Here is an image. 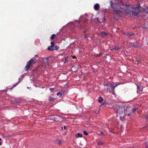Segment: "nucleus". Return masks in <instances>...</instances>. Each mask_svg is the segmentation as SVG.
I'll list each match as a JSON object with an SVG mask.
<instances>
[{"mask_svg":"<svg viewBox=\"0 0 148 148\" xmlns=\"http://www.w3.org/2000/svg\"><path fill=\"white\" fill-rule=\"evenodd\" d=\"M113 10L115 12L114 13L115 14L119 15L121 12H123V11L124 12V10L123 8L119 6L114 7L113 8Z\"/></svg>","mask_w":148,"mask_h":148,"instance_id":"7ed1b4c3","label":"nucleus"},{"mask_svg":"<svg viewBox=\"0 0 148 148\" xmlns=\"http://www.w3.org/2000/svg\"><path fill=\"white\" fill-rule=\"evenodd\" d=\"M144 11L148 13V8H147L144 9Z\"/></svg>","mask_w":148,"mask_h":148,"instance_id":"bb28decb","label":"nucleus"},{"mask_svg":"<svg viewBox=\"0 0 148 148\" xmlns=\"http://www.w3.org/2000/svg\"><path fill=\"white\" fill-rule=\"evenodd\" d=\"M64 59H61V61L62 62H64Z\"/></svg>","mask_w":148,"mask_h":148,"instance_id":"f704fd0d","label":"nucleus"},{"mask_svg":"<svg viewBox=\"0 0 148 148\" xmlns=\"http://www.w3.org/2000/svg\"><path fill=\"white\" fill-rule=\"evenodd\" d=\"M75 57H75H74V56H73V58H74Z\"/></svg>","mask_w":148,"mask_h":148,"instance_id":"a18cd8bd","label":"nucleus"},{"mask_svg":"<svg viewBox=\"0 0 148 148\" xmlns=\"http://www.w3.org/2000/svg\"><path fill=\"white\" fill-rule=\"evenodd\" d=\"M64 63L65 64L66 62L68 60V57L66 56L64 57Z\"/></svg>","mask_w":148,"mask_h":148,"instance_id":"f3484780","label":"nucleus"},{"mask_svg":"<svg viewBox=\"0 0 148 148\" xmlns=\"http://www.w3.org/2000/svg\"><path fill=\"white\" fill-rule=\"evenodd\" d=\"M83 133L85 135L87 136L88 135V134L85 131H83Z\"/></svg>","mask_w":148,"mask_h":148,"instance_id":"5701e85b","label":"nucleus"},{"mask_svg":"<svg viewBox=\"0 0 148 148\" xmlns=\"http://www.w3.org/2000/svg\"><path fill=\"white\" fill-rule=\"evenodd\" d=\"M34 57L36 59L38 58V56L37 55H35Z\"/></svg>","mask_w":148,"mask_h":148,"instance_id":"72a5a7b5","label":"nucleus"},{"mask_svg":"<svg viewBox=\"0 0 148 148\" xmlns=\"http://www.w3.org/2000/svg\"><path fill=\"white\" fill-rule=\"evenodd\" d=\"M87 23V21L85 19L83 21H80L79 24L80 25V29L81 28H84L85 26H86Z\"/></svg>","mask_w":148,"mask_h":148,"instance_id":"423d86ee","label":"nucleus"},{"mask_svg":"<svg viewBox=\"0 0 148 148\" xmlns=\"http://www.w3.org/2000/svg\"><path fill=\"white\" fill-rule=\"evenodd\" d=\"M133 47L134 48H136L137 47V46L135 45L134 44H133Z\"/></svg>","mask_w":148,"mask_h":148,"instance_id":"2f4dec72","label":"nucleus"},{"mask_svg":"<svg viewBox=\"0 0 148 148\" xmlns=\"http://www.w3.org/2000/svg\"><path fill=\"white\" fill-rule=\"evenodd\" d=\"M103 144V143L100 141H98L97 143V144L98 145H102Z\"/></svg>","mask_w":148,"mask_h":148,"instance_id":"4be33fe9","label":"nucleus"},{"mask_svg":"<svg viewBox=\"0 0 148 148\" xmlns=\"http://www.w3.org/2000/svg\"><path fill=\"white\" fill-rule=\"evenodd\" d=\"M137 89H138V90H139V88H140V87H139V86L138 85H137Z\"/></svg>","mask_w":148,"mask_h":148,"instance_id":"4c0bfd02","label":"nucleus"},{"mask_svg":"<svg viewBox=\"0 0 148 148\" xmlns=\"http://www.w3.org/2000/svg\"><path fill=\"white\" fill-rule=\"evenodd\" d=\"M140 61H141V60H140L138 58V59H136V60L135 61V64H138L140 62Z\"/></svg>","mask_w":148,"mask_h":148,"instance_id":"2eb2a0df","label":"nucleus"},{"mask_svg":"<svg viewBox=\"0 0 148 148\" xmlns=\"http://www.w3.org/2000/svg\"><path fill=\"white\" fill-rule=\"evenodd\" d=\"M110 85V83H107L104 84V86H107V88L106 89L107 90H108L110 89V87H108V86H109Z\"/></svg>","mask_w":148,"mask_h":148,"instance_id":"f8f14e48","label":"nucleus"},{"mask_svg":"<svg viewBox=\"0 0 148 148\" xmlns=\"http://www.w3.org/2000/svg\"><path fill=\"white\" fill-rule=\"evenodd\" d=\"M56 143L59 145L61 143V141L60 140H56Z\"/></svg>","mask_w":148,"mask_h":148,"instance_id":"412c9836","label":"nucleus"},{"mask_svg":"<svg viewBox=\"0 0 148 148\" xmlns=\"http://www.w3.org/2000/svg\"><path fill=\"white\" fill-rule=\"evenodd\" d=\"M114 109L117 114V115H118L119 114L120 120L123 121V119L125 116V109L124 106L122 105L116 106V107L114 108Z\"/></svg>","mask_w":148,"mask_h":148,"instance_id":"f257e3e1","label":"nucleus"},{"mask_svg":"<svg viewBox=\"0 0 148 148\" xmlns=\"http://www.w3.org/2000/svg\"><path fill=\"white\" fill-rule=\"evenodd\" d=\"M59 48V47L58 46H56L55 48H54V50H57Z\"/></svg>","mask_w":148,"mask_h":148,"instance_id":"cd10ccee","label":"nucleus"},{"mask_svg":"<svg viewBox=\"0 0 148 148\" xmlns=\"http://www.w3.org/2000/svg\"><path fill=\"white\" fill-rule=\"evenodd\" d=\"M49 58H46V60L47 61V64H48V61L49 60Z\"/></svg>","mask_w":148,"mask_h":148,"instance_id":"7c9ffc66","label":"nucleus"},{"mask_svg":"<svg viewBox=\"0 0 148 148\" xmlns=\"http://www.w3.org/2000/svg\"><path fill=\"white\" fill-rule=\"evenodd\" d=\"M66 128V126H64V130H65Z\"/></svg>","mask_w":148,"mask_h":148,"instance_id":"58836bf2","label":"nucleus"},{"mask_svg":"<svg viewBox=\"0 0 148 148\" xmlns=\"http://www.w3.org/2000/svg\"><path fill=\"white\" fill-rule=\"evenodd\" d=\"M110 87L111 88V92H112L113 94H114V89L115 88L114 85L112 84V85H110Z\"/></svg>","mask_w":148,"mask_h":148,"instance_id":"1a4fd4ad","label":"nucleus"},{"mask_svg":"<svg viewBox=\"0 0 148 148\" xmlns=\"http://www.w3.org/2000/svg\"><path fill=\"white\" fill-rule=\"evenodd\" d=\"M146 145V146L145 147V148H148V141L145 143Z\"/></svg>","mask_w":148,"mask_h":148,"instance_id":"a878e982","label":"nucleus"},{"mask_svg":"<svg viewBox=\"0 0 148 148\" xmlns=\"http://www.w3.org/2000/svg\"><path fill=\"white\" fill-rule=\"evenodd\" d=\"M51 91L53 90H54V88H51L49 89Z\"/></svg>","mask_w":148,"mask_h":148,"instance_id":"473e14b6","label":"nucleus"},{"mask_svg":"<svg viewBox=\"0 0 148 148\" xmlns=\"http://www.w3.org/2000/svg\"><path fill=\"white\" fill-rule=\"evenodd\" d=\"M103 53H100L98 54H97L96 55V57H100L102 55H103Z\"/></svg>","mask_w":148,"mask_h":148,"instance_id":"aec40b11","label":"nucleus"},{"mask_svg":"<svg viewBox=\"0 0 148 148\" xmlns=\"http://www.w3.org/2000/svg\"><path fill=\"white\" fill-rule=\"evenodd\" d=\"M75 57H75H74V56H73V58H74Z\"/></svg>","mask_w":148,"mask_h":148,"instance_id":"37998d69","label":"nucleus"},{"mask_svg":"<svg viewBox=\"0 0 148 148\" xmlns=\"http://www.w3.org/2000/svg\"><path fill=\"white\" fill-rule=\"evenodd\" d=\"M126 6L127 7H129V3L128 2H127L125 4Z\"/></svg>","mask_w":148,"mask_h":148,"instance_id":"c756f323","label":"nucleus"},{"mask_svg":"<svg viewBox=\"0 0 148 148\" xmlns=\"http://www.w3.org/2000/svg\"><path fill=\"white\" fill-rule=\"evenodd\" d=\"M120 49V48H119L118 47H115L114 48H112V50H119V49Z\"/></svg>","mask_w":148,"mask_h":148,"instance_id":"a211bd4d","label":"nucleus"},{"mask_svg":"<svg viewBox=\"0 0 148 148\" xmlns=\"http://www.w3.org/2000/svg\"><path fill=\"white\" fill-rule=\"evenodd\" d=\"M146 120L147 122L145 124L146 127L148 126V115L146 117Z\"/></svg>","mask_w":148,"mask_h":148,"instance_id":"dca6fc26","label":"nucleus"},{"mask_svg":"<svg viewBox=\"0 0 148 148\" xmlns=\"http://www.w3.org/2000/svg\"><path fill=\"white\" fill-rule=\"evenodd\" d=\"M121 148H129V147H123Z\"/></svg>","mask_w":148,"mask_h":148,"instance_id":"c9c22d12","label":"nucleus"},{"mask_svg":"<svg viewBox=\"0 0 148 148\" xmlns=\"http://www.w3.org/2000/svg\"><path fill=\"white\" fill-rule=\"evenodd\" d=\"M103 101V99L101 97H99V99H98V101L100 103H101L102 102V101Z\"/></svg>","mask_w":148,"mask_h":148,"instance_id":"ddd939ff","label":"nucleus"},{"mask_svg":"<svg viewBox=\"0 0 148 148\" xmlns=\"http://www.w3.org/2000/svg\"><path fill=\"white\" fill-rule=\"evenodd\" d=\"M134 34H127V36L129 37L130 38V36H131L132 35H134Z\"/></svg>","mask_w":148,"mask_h":148,"instance_id":"393cba45","label":"nucleus"},{"mask_svg":"<svg viewBox=\"0 0 148 148\" xmlns=\"http://www.w3.org/2000/svg\"><path fill=\"white\" fill-rule=\"evenodd\" d=\"M56 36V35L55 34H53L51 35V40H53L54 38Z\"/></svg>","mask_w":148,"mask_h":148,"instance_id":"6ab92c4d","label":"nucleus"},{"mask_svg":"<svg viewBox=\"0 0 148 148\" xmlns=\"http://www.w3.org/2000/svg\"><path fill=\"white\" fill-rule=\"evenodd\" d=\"M1 138H0V141H1ZM1 145V142H0V145Z\"/></svg>","mask_w":148,"mask_h":148,"instance_id":"a19ab883","label":"nucleus"},{"mask_svg":"<svg viewBox=\"0 0 148 148\" xmlns=\"http://www.w3.org/2000/svg\"><path fill=\"white\" fill-rule=\"evenodd\" d=\"M138 108L137 107H135L134 108L132 109H131L130 110L132 111V112L134 113L138 109Z\"/></svg>","mask_w":148,"mask_h":148,"instance_id":"9b49d317","label":"nucleus"},{"mask_svg":"<svg viewBox=\"0 0 148 148\" xmlns=\"http://www.w3.org/2000/svg\"><path fill=\"white\" fill-rule=\"evenodd\" d=\"M99 113V112H96V114H98Z\"/></svg>","mask_w":148,"mask_h":148,"instance_id":"79ce46f5","label":"nucleus"},{"mask_svg":"<svg viewBox=\"0 0 148 148\" xmlns=\"http://www.w3.org/2000/svg\"><path fill=\"white\" fill-rule=\"evenodd\" d=\"M51 46L48 47V49L49 50L53 51L54 50V43L53 41H52L51 42Z\"/></svg>","mask_w":148,"mask_h":148,"instance_id":"0eeeda50","label":"nucleus"},{"mask_svg":"<svg viewBox=\"0 0 148 148\" xmlns=\"http://www.w3.org/2000/svg\"><path fill=\"white\" fill-rule=\"evenodd\" d=\"M76 136L77 138L82 137V135L78 133L76 135Z\"/></svg>","mask_w":148,"mask_h":148,"instance_id":"4468645a","label":"nucleus"},{"mask_svg":"<svg viewBox=\"0 0 148 148\" xmlns=\"http://www.w3.org/2000/svg\"><path fill=\"white\" fill-rule=\"evenodd\" d=\"M57 95L58 96L60 95V96L62 95V93H60V92H58L57 93Z\"/></svg>","mask_w":148,"mask_h":148,"instance_id":"c85d7f7f","label":"nucleus"},{"mask_svg":"<svg viewBox=\"0 0 148 148\" xmlns=\"http://www.w3.org/2000/svg\"><path fill=\"white\" fill-rule=\"evenodd\" d=\"M99 34L101 37H105L109 36V33L101 32Z\"/></svg>","mask_w":148,"mask_h":148,"instance_id":"6e6552de","label":"nucleus"},{"mask_svg":"<svg viewBox=\"0 0 148 148\" xmlns=\"http://www.w3.org/2000/svg\"><path fill=\"white\" fill-rule=\"evenodd\" d=\"M100 134L101 135H104V134H103V132H100Z\"/></svg>","mask_w":148,"mask_h":148,"instance_id":"e433bc0d","label":"nucleus"},{"mask_svg":"<svg viewBox=\"0 0 148 148\" xmlns=\"http://www.w3.org/2000/svg\"><path fill=\"white\" fill-rule=\"evenodd\" d=\"M99 5L98 3L95 4L94 6V9L95 10H98L99 9Z\"/></svg>","mask_w":148,"mask_h":148,"instance_id":"9d476101","label":"nucleus"},{"mask_svg":"<svg viewBox=\"0 0 148 148\" xmlns=\"http://www.w3.org/2000/svg\"><path fill=\"white\" fill-rule=\"evenodd\" d=\"M49 100L50 101L53 102L54 101V99L53 98H52L50 97Z\"/></svg>","mask_w":148,"mask_h":148,"instance_id":"b1692460","label":"nucleus"},{"mask_svg":"<svg viewBox=\"0 0 148 148\" xmlns=\"http://www.w3.org/2000/svg\"><path fill=\"white\" fill-rule=\"evenodd\" d=\"M140 7V4H138L136 6H132V9L134 10L132 11V14L133 15L135 16H137L139 14L138 11V8Z\"/></svg>","mask_w":148,"mask_h":148,"instance_id":"20e7f679","label":"nucleus"},{"mask_svg":"<svg viewBox=\"0 0 148 148\" xmlns=\"http://www.w3.org/2000/svg\"><path fill=\"white\" fill-rule=\"evenodd\" d=\"M130 108L126 107L125 109V116L127 115L128 116L132 115V112H131V110Z\"/></svg>","mask_w":148,"mask_h":148,"instance_id":"39448f33","label":"nucleus"},{"mask_svg":"<svg viewBox=\"0 0 148 148\" xmlns=\"http://www.w3.org/2000/svg\"><path fill=\"white\" fill-rule=\"evenodd\" d=\"M37 62V59L35 58H32L31 59L27 62V65L25 67V71L28 70L31 66L35 64Z\"/></svg>","mask_w":148,"mask_h":148,"instance_id":"f03ea898","label":"nucleus"},{"mask_svg":"<svg viewBox=\"0 0 148 148\" xmlns=\"http://www.w3.org/2000/svg\"><path fill=\"white\" fill-rule=\"evenodd\" d=\"M75 57H75H74V56H73V58H74Z\"/></svg>","mask_w":148,"mask_h":148,"instance_id":"c03bdc74","label":"nucleus"},{"mask_svg":"<svg viewBox=\"0 0 148 148\" xmlns=\"http://www.w3.org/2000/svg\"><path fill=\"white\" fill-rule=\"evenodd\" d=\"M119 85V84L116 85H115V86L114 85V88H116V87H117V86L118 85Z\"/></svg>","mask_w":148,"mask_h":148,"instance_id":"ea45409f","label":"nucleus"}]
</instances>
